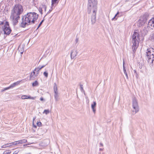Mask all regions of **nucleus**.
<instances>
[{
	"label": "nucleus",
	"instance_id": "obj_17",
	"mask_svg": "<svg viewBox=\"0 0 154 154\" xmlns=\"http://www.w3.org/2000/svg\"><path fill=\"white\" fill-rule=\"evenodd\" d=\"M50 143V141L49 139H47L45 140H44L43 142V143L44 144V146H45L48 145Z\"/></svg>",
	"mask_w": 154,
	"mask_h": 154
},
{
	"label": "nucleus",
	"instance_id": "obj_34",
	"mask_svg": "<svg viewBox=\"0 0 154 154\" xmlns=\"http://www.w3.org/2000/svg\"><path fill=\"white\" fill-rule=\"evenodd\" d=\"M38 10L40 13L42 14V8H39L38 9Z\"/></svg>",
	"mask_w": 154,
	"mask_h": 154
},
{
	"label": "nucleus",
	"instance_id": "obj_51",
	"mask_svg": "<svg viewBox=\"0 0 154 154\" xmlns=\"http://www.w3.org/2000/svg\"><path fill=\"white\" fill-rule=\"evenodd\" d=\"M23 53V51H21L20 52V53L21 54H22Z\"/></svg>",
	"mask_w": 154,
	"mask_h": 154
},
{
	"label": "nucleus",
	"instance_id": "obj_19",
	"mask_svg": "<svg viewBox=\"0 0 154 154\" xmlns=\"http://www.w3.org/2000/svg\"><path fill=\"white\" fill-rule=\"evenodd\" d=\"M146 19L145 20H144L143 21L142 20L140 19L139 20V23H140V24H139V26H142L143 25V24H144L146 22Z\"/></svg>",
	"mask_w": 154,
	"mask_h": 154
},
{
	"label": "nucleus",
	"instance_id": "obj_1",
	"mask_svg": "<svg viewBox=\"0 0 154 154\" xmlns=\"http://www.w3.org/2000/svg\"><path fill=\"white\" fill-rule=\"evenodd\" d=\"M38 17V14L35 12L28 13L22 16V21L19 26L22 28H25L31 24H34Z\"/></svg>",
	"mask_w": 154,
	"mask_h": 154
},
{
	"label": "nucleus",
	"instance_id": "obj_26",
	"mask_svg": "<svg viewBox=\"0 0 154 154\" xmlns=\"http://www.w3.org/2000/svg\"><path fill=\"white\" fill-rule=\"evenodd\" d=\"M44 19H43L40 22V23L39 24L38 26L37 29L42 24V23L44 22Z\"/></svg>",
	"mask_w": 154,
	"mask_h": 154
},
{
	"label": "nucleus",
	"instance_id": "obj_37",
	"mask_svg": "<svg viewBox=\"0 0 154 154\" xmlns=\"http://www.w3.org/2000/svg\"><path fill=\"white\" fill-rule=\"evenodd\" d=\"M19 151L17 150H16V151H15L13 153V154H17L18 152H19Z\"/></svg>",
	"mask_w": 154,
	"mask_h": 154
},
{
	"label": "nucleus",
	"instance_id": "obj_41",
	"mask_svg": "<svg viewBox=\"0 0 154 154\" xmlns=\"http://www.w3.org/2000/svg\"><path fill=\"white\" fill-rule=\"evenodd\" d=\"M8 144H5V145H4L2 146L1 147L2 148H5L6 147V146H5L8 145Z\"/></svg>",
	"mask_w": 154,
	"mask_h": 154
},
{
	"label": "nucleus",
	"instance_id": "obj_23",
	"mask_svg": "<svg viewBox=\"0 0 154 154\" xmlns=\"http://www.w3.org/2000/svg\"><path fill=\"white\" fill-rule=\"evenodd\" d=\"M10 145L9 146H11L12 145H16L17 144V141L11 143L9 144Z\"/></svg>",
	"mask_w": 154,
	"mask_h": 154
},
{
	"label": "nucleus",
	"instance_id": "obj_16",
	"mask_svg": "<svg viewBox=\"0 0 154 154\" xmlns=\"http://www.w3.org/2000/svg\"><path fill=\"white\" fill-rule=\"evenodd\" d=\"M138 45L139 44H133L132 48L133 50V53H134L135 52Z\"/></svg>",
	"mask_w": 154,
	"mask_h": 154
},
{
	"label": "nucleus",
	"instance_id": "obj_10",
	"mask_svg": "<svg viewBox=\"0 0 154 154\" xmlns=\"http://www.w3.org/2000/svg\"><path fill=\"white\" fill-rule=\"evenodd\" d=\"M147 27L152 29H154V18H152L149 21Z\"/></svg>",
	"mask_w": 154,
	"mask_h": 154
},
{
	"label": "nucleus",
	"instance_id": "obj_50",
	"mask_svg": "<svg viewBox=\"0 0 154 154\" xmlns=\"http://www.w3.org/2000/svg\"><path fill=\"white\" fill-rule=\"evenodd\" d=\"M25 154H32V153L30 152H29V153H25Z\"/></svg>",
	"mask_w": 154,
	"mask_h": 154
},
{
	"label": "nucleus",
	"instance_id": "obj_12",
	"mask_svg": "<svg viewBox=\"0 0 154 154\" xmlns=\"http://www.w3.org/2000/svg\"><path fill=\"white\" fill-rule=\"evenodd\" d=\"M59 1L60 0H51V7L57 5Z\"/></svg>",
	"mask_w": 154,
	"mask_h": 154
},
{
	"label": "nucleus",
	"instance_id": "obj_18",
	"mask_svg": "<svg viewBox=\"0 0 154 154\" xmlns=\"http://www.w3.org/2000/svg\"><path fill=\"white\" fill-rule=\"evenodd\" d=\"M27 142V140L26 139H23L17 141V144H22L23 143H25Z\"/></svg>",
	"mask_w": 154,
	"mask_h": 154
},
{
	"label": "nucleus",
	"instance_id": "obj_40",
	"mask_svg": "<svg viewBox=\"0 0 154 154\" xmlns=\"http://www.w3.org/2000/svg\"><path fill=\"white\" fill-rule=\"evenodd\" d=\"M78 40H79L78 38H76L75 39V42L76 44L78 42Z\"/></svg>",
	"mask_w": 154,
	"mask_h": 154
},
{
	"label": "nucleus",
	"instance_id": "obj_15",
	"mask_svg": "<svg viewBox=\"0 0 154 154\" xmlns=\"http://www.w3.org/2000/svg\"><path fill=\"white\" fill-rule=\"evenodd\" d=\"M20 81H17V82H14V83L11 84L10 86V87L11 88H14V87H15V86L19 85L20 83Z\"/></svg>",
	"mask_w": 154,
	"mask_h": 154
},
{
	"label": "nucleus",
	"instance_id": "obj_14",
	"mask_svg": "<svg viewBox=\"0 0 154 154\" xmlns=\"http://www.w3.org/2000/svg\"><path fill=\"white\" fill-rule=\"evenodd\" d=\"M96 106V103L95 101H94L93 104H92L91 105V107L92 109L93 112L95 113L96 112V109L95 108Z\"/></svg>",
	"mask_w": 154,
	"mask_h": 154
},
{
	"label": "nucleus",
	"instance_id": "obj_46",
	"mask_svg": "<svg viewBox=\"0 0 154 154\" xmlns=\"http://www.w3.org/2000/svg\"><path fill=\"white\" fill-rule=\"evenodd\" d=\"M52 10V9H50L49 11H48V12L47 13V14H49V13Z\"/></svg>",
	"mask_w": 154,
	"mask_h": 154
},
{
	"label": "nucleus",
	"instance_id": "obj_4",
	"mask_svg": "<svg viewBox=\"0 0 154 154\" xmlns=\"http://www.w3.org/2000/svg\"><path fill=\"white\" fill-rule=\"evenodd\" d=\"M23 11V6L20 4L15 5L11 10V14L20 16Z\"/></svg>",
	"mask_w": 154,
	"mask_h": 154
},
{
	"label": "nucleus",
	"instance_id": "obj_5",
	"mask_svg": "<svg viewBox=\"0 0 154 154\" xmlns=\"http://www.w3.org/2000/svg\"><path fill=\"white\" fill-rule=\"evenodd\" d=\"M132 109L131 111V114L134 115L139 111V107L138 105L137 100L135 97L132 99Z\"/></svg>",
	"mask_w": 154,
	"mask_h": 154
},
{
	"label": "nucleus",
	"instance_id": "obj_42",
	"mask_svg": "<svg viewBox=\"0 0 154 154\" xmlns=\"http://www.w3.org/2000/svg\"><path fill=\"white\" fill-rule=\"evenodd\" d=\"M17 34L15 33L14 35L12 33L11 34V35H12V36L14 37L16 36L17 35Z\"/></svg>",
	"mask_w": 154,
	"mask_h": 154
},
{
	"label": "nucleus",
	"instance_id": "obj_38",
	"mask_svg": "<svg viewBox=\"0 0 154 154\" xmlns=\"http://www.w3.org/2000/svg\"><path fill=\"white\" fill-rule=\"evenodd\" d=\"M54 91L55 93V94H58V92L57 91V90H54Z\"/></svg>",
	"mask_w": 154,
	"mask_h": 154
},
{
	"label": "nucleus",
	"instance_id": "obj_48",
	"mask_svg": "<svg viewBox=\"0 0 154 154\" xmlns=\"http://www.w3.org/2000/svg\"><path fill=\"white\" fill-rule=\"evenodd\" d=\"M103 149H102L101 148H100L99 149V150L100 151H102L103 150Z\"/></svg>",
	"mask_w": 154,
	"mask_h": 154
},
{
	"label": "nucleus",
	"instance_id": "obj_6",
	"mask_svg": "<svg viewBox=\"0 0 154 154\" xmlns=\"http://www.w3.org/2000/svg\"><path fill=\"white\" fill-rule=\"evenodd\" d=\"M132 42L133 44H139L140 40L139 35L138 32L135 31L132 35Z\"/></svg>",
	"mask_w": 154,
	"mask_h": 154
},
{
	"label": "nucleus",
	"instance_id": "obj_30",
	"mask_svg": "<svg viewBox=\"0 0 154 154\" xmlns=\"http://www.w3.org/2000/svg\"><path fill=\"white\" fill-rule=\"evenodd\" d=\"M54 98L55 99V100L56 101H57L58 100V94H54Z\"/></svg>",
	"mask_w": 154,
	"mask_h": 154
},
{
	"label": "nucleus",
	"instance_id": "obj_31",
	"mask_svg": "<svg viewBox=\"0 0 154 154\" xmlns=\"http://www.w3.org/2000/svg\"><path fill=\"white\" fill-rule=\"evenodd\" d=\"M54 90H57V85H56V83H54Z\"/></svg>",
	"mask_w": 154,
	"mask_h": 154
},
{
	"label": "nucleus",
	"instance_id": "obj_9",
	"mask_svg": "<svg viewBox=\"0 0 154 154\" xmlns=\"http://www.w3.org/2000/svg\"><path fill=\"white\" fill-rule=\"evenodd\" d=\"M10 18L12 22V24L14 26L17 25L18 23V20L20 18V16L11 14Z\"/></svg>",
	"mask_w": 154,
	"mask_h": 154
},
{
	"label": "nucleus",
	"instance_id": "obj_44",
	"mask_svg": "<svg viewBox=\"0 0 154 154\" xmlns=\"http://www.w3.org/2000/svg\"><path fill=\"white\" fill-rule=\"evenodd\" d=\"M43 8H44L45 10V11L46 10V6L45 5H44V6H43Z\"/></svg>",
	"mask_w": 154,
	"mask_h": 154
},
{
	"label": "nucleus",
	"instance_id": "obj_21",
	"mask_svg": "<svg viewBox=\"0 0 154 154\" xmlns=\"http://www.w3.org/2000/svg\"><path fill=\"white\" fill-rule=\"evenodd\" d=\"M11 152V151L10 150H8L4 152L3 154H10Z\"/></svg>",
	"mask_w": 154,
	"mask_h": 154
},
{
	"label": "nucleus",
	"instance_id": "obj_52",
	"mask_svg": "<svg viewBox=\"0 0 154 154\" xmlns=\"http://www.w3.org/2000/svg\"><path fill=\"white\" fill-rule=\"evenodd\" d=\"M34 127H35V128H36V125H34Z\"/></svg>",
	"mask_w": 154,
	"mask_h": 154
},
{
	"label": "nucleus",
	"instance_id": "obj_53",
	"mask_svg": "<svg viewBox=\"0 0 154 154\" xmlns=\"http://www.w3.org/2000/svg\"><path fill=\"white\" fill-rule=\"evenodd\" d=\"M134 72H136V71H134Z\"/></svg>",
	"mask_w": 154,
	"mask_h": 154
},
{
	"label": "nucleus",
	"instance_id": "obj_49",
	"mask_svg": "<svg viewBox=\"0 0 154 154\" xmlns=\"http://www.w3.org/2000/svg\"><path fill=\"white\" fill-rule=\"evenodd\" d=\"M35 117L33 118V122L35 120Z\"/></svg>",
	"mask_w": 154,
	"mask_h": 154
},
{
	"label": "nucleus",
	"instance_id": "obj_28",
	"mask_svg": "<svg viewBox=\"0 0 154 154\" xmlns=\"http://www.w3.org/2000/svg\"><path fill=\"white\" fill-rule=\"evenodd\" d=\"M26 98L27 99H32V100H34V97H31L30 96L26 95Z\"/></svg>",
	"mask_w": 154,
	"mask_h": 154
},
{
	"label": "nucleus",
	"instance_id": "obj_43",
	"mask_svg": "<svg viewBox=\"0 0 154 154\" xmlns=\"http://www.w3.org/2000/svg\"><path fill=\"white\" fill-rule=\"evenodd\" d=\"M125 75L127 79H128V76L127 72L125 73Z\"/></svg>",
	"mask_w": 154,
	"mask_h": 154
},
{
	"label": "nucleus",
	"instance_id": "obj_13",
	"mask_svg": "<svg viewBox=\"0 0 154 154\" xmlns=\"http://www.w3.org/2000/svg\"><path fill=\"white\" fill-rule=\"evenodd\" d=\"M148 28L147 27H144L141 33L143 35H145L147 33L148 30Z\"/></svg>",
	"mask_w": 154,
	"mask_h": 154
},
{
	"label": "nucleus",
	"instance_id": "obj_47",
	"mask_svg": "<svg viewBox=\"0 0 154 154\" xmlns=\"http://www.w3.org/2000/svg\"><path fill=\"white\" fill-rule=\"evenodd\" d=\"M44 100V98H42V97H41L40 98V100L41 101H43V100Z\"/></svg>",
	"mask_w": 154,
	"mask_h": 154
},
{
	"label": "nucleus",
	"instance_id": "obj_33",
	"mask_svg": "<svg viewBox=\"0 0 154 154\" xmlns=\"http://www.w3.org/2000/svg\"><path fill=\"white\" fill-rule=\"evenodd\" d=\"M37 125L38 126L40 127V126H41V125H42V123L40 122H38L37 123Z\"/></svg>",
	"mask_w": 154,
	"mask_h": 154
},
{
	"label": "nucleus",
	"instance_id": "obj_8",
	"mask_svg": "<svg viewBox=\"0 0 154 154\" xmlns=\"http://www.w3.org/2000/svg\"><path fill=\"white\" fill-rule=\"evenodd\" d=\"M3 30L5 34L9 35L11 33V30L10 28L9 23L7 21H6L5 24L4 25Z\"/></svg>",
	"mask_w": 154,
	"mask_h": 154
},
{
	"label": "nucleus",
	"instance_id": "obj_11",
	"mask_svg": "<svg viewBox=\"0 0 154 154\" xmlns=\"http://www.w3.org/2000/svg\"><path fill=\"white\" fill-rule=\"evenodd\" d=\"M77 54V52L74 49L71 51L70 56L71 59H73Z\"/></svg>",
	"mask_w": 154,
	"mask_h": 154
},
{
	"label": "nucleus",
	"instance_id": "obj_32",
	"mask_svg": "<svg viewBox=\"0 0 154 154\" xmlns=\"http://www.w3.org/2000/svg\"><path fill=\"white\" fill-rule=\"evenodd\" d=\"M80 89L81 91H84V90L83 89V85L81 84H80Z\"/></svg>",
	"mask_w": 154,
	"mask_h": 154
},
{
	"label": "nucleus",
	"instance_id": "obj_22",
	"mask_svg": "<svg viewBox=\"0 0 154 154\" xmlns=\"http://www.w3.org/2000/svg\"><path fill=\"white\" fill-rule=\"evenodd\" d=\"M50 112L49 109H45L43 112V113H45L46 115L48 114Z\"/></svg>",
	"mask_w": 154,
	"mask_h": 154
},
{
	"label": "nucleus",
	"instance_id": "obj_3",
	"mask_svg": "<svg viewBox=\"0 0 154 154\" xmlns=\"http://www.w3.org/2000/svg\"><path fill=\"white\" fill-rule=\"evenodd\" d=\"M145 57L148 63L152 66L154 64V49L151 48H147Z\"/></svg>",
	"mask_w": 154,
	"mask_h": 154
},
{
	"label": "nucleus",
	"instance_id": "obj_36",
	"mask_svg": "<svg viewBox=\"0 0 154 154\" xmlns=\"http://www.w3.org/2000/svg\"><path fill=\"white\" fill-rule=\"evenodd\" d=\"M4 22H0V25L2 27H3L2 25H4Z\"/></svg>",
	"mask_w": 154,
	"mask_h": 154
},
{
	"label": "nucleus",
	"instance_id": "obj_35",
	"mask_svg": "<svg viewBox=\"0 0 154 154\" xmlns=\"http://www.w3.org/2000/svg\"><path fill=\"white\" fill-rule=\"evenodd\" d=\"M26 95H23L21 97V98L22 99H27L26 97Z\"/></svg>",
	"mask_w": 154,
	"mask_h": 154
},
{
	"label": "nucleus",
	"instance_id": "obj_24",
	"mask_svg": "<svg viewBox=\"0 0 154 154\" xmlns=\"http://www.w3.org/2000/svg\"><path fill=\"white\" fill-rule=\"evenodd\" d=\"M43 75L46 78L48 77V73L47 71H45L44 72Z\"/></svg>",
	"mask_w": 154,
	"mask_h": 154
},
{
	"label": "nucleus",
	"instance_id": "obj_20",
	"mask_svg": "<svg viewBox=\"0 0 154 154\" xmlns=\"http://www.w3.org/2000/svg\"><path fill=\"white\" fill-rule=\"evenodd\" d=\"M38 85V83L37 81H35V82L32 83V86L33 87H35L37 86Z\"/></svg>",
	"mask_w": 154,
	"mask_h": 154
},
{
	"label": "nucleus",
	"instance_id": "obj_27",
	"mask_svg": "<svg viewBox=\"0 0 154 154\" xmlns=\"http://www.w3.org/2000/svg\"><path fill=\"white\" fill-rule=\"evenodd\" d=\"M10 88H11L9 86L8 87L4 88V89L2 90H1V91H2V92L4 91L5 90H7L8 89H10Z\"/></svg>",
	"mask_w": 154,
	"mask_h": 154
},
{
	"label": "nucleus",
	"instance_id": "obj_25",
	"mask_svg": "<svg viewBox=\"0 0 154 154\" xmlns=\"http://www.w3.org/2000/svg\"><path fill=\"white\" fill-rule=\"evenodd\" d=\"M123 71H124V73H127V72H126V71L125 69V66H124V61H123Z\"/></svg>",
	"mask_w": 154,
	"mask_h": 154
},
{
	"label": "nucleus",
	"instance_id": "obj_39",
	"mask_svg": "<svg viewBox=\"0 0 154 154\" xmlns=\"http://www.w3.org/2000/svg\"><path fill=\"white\" fill-rule=\"evenodd\" d=\"M47 64H46L45 65H42V66H39L40 67V68L42 69V68H43L44 67H45V66L46 65H47Z\"/></svg>",
	"mask_w": 154,
	"mask_h": 154
},
{
	"label": "nucleus",
	"instance_id": "obj_45",
	"mask_svg": "<svg viewBox=\"0 0 154 154\" xmlns=\"http://www.w3.org/2000/svg\"><path fill=\"white\" fill-rule=\"evenodd\" d=\"M100 146H103V144L102 143H100Z\"/></svg>",
	"mask_w": 154,
	"mask_h": 154
},
{
	"label": "nucleus",
	"instance_id": "obj_29",
	"mask_svg": "<svg viewBox=\"0 0 154 154\" xmlns=\"http://www.w3.org/2000/svg\"><path fill=\"white\" fill-rule=\"evenodd\" d=\"M119 14V12H118L117 13V14L115 15V16L114 17L112 18V20H113L114 19H115L116 20L117 19V18H116V17L117 16V15Z\"/></svg>",
	"mask_w": 154,
	"mask_h": 154
},
{
	"label": "nucleus",
	"instance_id": "obj_7",
	"mask_svg": "<svg viewBox=\"0 0 154 154\" xmlns=\"http://www.w3.org/2000/svg\"><path fill=\"white\" fill-rule=\"evenodd\" d=\"M41 69L39 66L36 68L31 73L30 75V79L32 80L37 76L39 74V71Z\"/></svg>",
	"mask_w": 154,
	"mask_h": 154
},
{
	"label": "nucleus",
	"instance_id": "obj_2",
	"mask_svg": "<svg viewBox=\"0 0 154 154\" xmlns=\"http://www.w3.org/2000/svg\"><path fill=\"white\" fill-rule=\"evenodd\" d=\"M97 4V0H88L87 12L88 14H92L91 17V20L92 25L94 24L96 22Z\"/></svg>",
	"mask_w": 154,
	"mask_h": 154
}]
</instances>
